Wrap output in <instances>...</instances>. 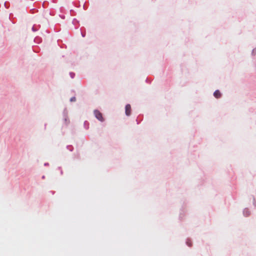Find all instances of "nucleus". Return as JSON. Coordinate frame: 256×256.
<instances>
[{"label": "nucleus", "instance_id": "8", "mask_svg": "<svg viewBox=\"0 0 256 256\" xmlns=\"http://www.w3.org/2000/svg\"><path fill=\"white\" fill-rule=\"evenodd\" d=\"M186 244L190 247L192 246V243L191 242V240L190 238H188L186 242Z\"/></svg>", "mask_w": 256, "mask_h": 256}, {"label": "nucleus", "instance_id": "20", "mask_svg": "<svg viewBox=\"0 0 256 256\" xmlns=\"http://www.w3.org/2000/svg\"><path fill=\"white\" fill-rule=\"evenodd\" d=\"M58 170H62V168L61 167H58Z\"/></svg>", "mask_w": 256, "mask_h": 256}, {"label": "nucleus", "instance_id": "2", "mask_svg": "<svg viewBox=\"0 0 256 256\" xmlns=\"http://www.w3.org/2000/svg\"><path fill=\"white\" fill-rule=\"evenodd\" d=\"M125 113L127 116H130L131 114V106L130 104H127L125 108Z\"/></svg>", "mask_w": 256, "mask_h": 256}, {"label": "nucleus", "instance_id": "11", "mask_svg": "<svg viewBox=\"0 0 256 256\" xmlns=\"http://www.w3.org/2000/svg\"><path fill=\"white\" fill-rule=\"evenodd\" d=\"M4 5L6 8H8L10 7V4L6 2H4Z\"/></svg>", "mask_w": 256, "mask_h": 256}, {"label": "nucleus", "instance_id": "19", "mask_svg": "<svg viewBox=\"0 0 256 256\" xmlns=\"http://www.w3.org/2000/svg\"><path fill=\"white\" fill-rule=\"evenodd\" d=\"M60 174H63V172H62V170H60Z\"/></svg>", "mask_w": 256, "mask_h": 256}, {"label": "nucleus", "instance_id": "7", "mask_svg": "<svg viewBox=\"0 0 256 256\" xmlns=\"http://www.w3.org/2000/svg\"><path fill=\"white\" fill-rule=\"evenodd\" d=\"M89 123L88 121H85L84 124V126L86 129L88 130V128Z\"/></svg>", "mask_w": 256, "mask_h": 256}, {"label": "nucleus", "instance_id": "21", "mask_svg": "<svg viewBox=\"0 0 256 256\" xmlns=\"http://www.w3.org/2000/svg\"><path fill=\"white\" fill-rule=\"evenodd\" d=\"M44 178H45V176H42V178L44 179Z\"/></svg>", "mask_w": 256, "mask_h": 256}, {"label": "nucleus", "instance_id": "1", "mask_svg": "<svg viewBox=\"0 0 256 256\" xmlns=\"http://www.w3.org/2000/svg\"><path fill=\"white\" fill-rule=\"evenodd\" d=\"M95 117L101 122H103L104 120V118L102 116V114L98 110H95L94 112Z\"/></svg>", "mask_w": 256, "mask_h": 256}, {"label": "nucleus", "instance_id": "15", "mask_svg": "<svg viewBox=\"0 0 256 256\" xmlns=\"http://www.w3.org/2000/svg\"><path fill=\"white\" fill-rule=\"evenodd\" d=\"M253 204L254 206L256 207V200H255L254 198V200H253Z\"/></svg>", "mask_w": 256, "mask_h": 256}, {"label": "nucleus", "instance_id": "22", "mask_svg": "<svg viewBox=\"0 0 256 256\" xmlns=\"http://www.w3.org/2000/svg\"><path fill=\"white\" fill-rule=\"evenodd\" d=\"M46 124H45L44 125V128H46Z\"/></svg>", "mask_w": 256, "mask_h": 256}, {"label": "nucleus", "instance_id": "4", "mask_svg": "<svg viewBox=\"0 0 256 256\" xmlns=\"http://www.w3.org/2000/svg\"><path fill=\"white\" fill-rule=\"evenodd\" d=\"M214 96L215 98H218L221 96V94L218 90H216L214 93Z\"/></svg>", "mask_w": 256, "mask_h": 256}, {"label": "nucleus", "instance_id": "6", "mask_svg": "<svg viewBox=\"0 0 256 256\" xmlns=\"http://www.w3.org/2000/svg\"><path fill=\"white\" fill-rule=\"evenodd\" d=\"M63 117H66L68 116V111L66 109V108H65L63 112H62Z\"/></svg>", "mask_w": 256, "mask_h": 256}, {"label": "nucleus", "instance_id": "5", "mask_svg": "<svg viewBox=\"0 0 256 256\" xmlns=\"http://www.w3.org/2000/svg\"><path fill=\"white\" fill-rule=\"evenodd\" d=\"M63 118H64V124L66 126L70 124V120L68 118V117L66 116V117H63Z\"/></svg>", "mask_w": 256, "mask_h": 256}, {"label": "nucleus", "instance_id": "10", "mask_svg": "<svg viewBox=\"0 0 256 256\" xmlns=\"http://www.w3.org/2000/svg\"><path fill=\"white\" fill-rule=\"evenodd\" d=\"M38 28H37L35 25H34L32 28V30L33 32H36L38 30Z\"/></svg>", "mask_w": 256, "mask_h": 256}, {"label": "nucleus", "instance_id": "3", "mask_svg": "<svg viewBox=\"0 0 256 256\" xmlns=\"http://www.w3.org/2000/svg\"><path fill=\"white\" fill-rule=\"evenodd\" d=\"M243 214L244 216H248L250 214V212L247 208H245L243 210Z\"/></svg>", "mask_w": 256, "mask_h": 256}, {"label": "nucleus", "instance_id": "23", "mask_svg": "<svg viewBox=\"0 0 256 256\" xmlns=\"http://www.w3.org/2000/svg\"><path fill=\"white\" fill-rule=\"evenodd\" d=\"M137 124H138V120H136Z\"/></svg>", "mask_w": 256, "mask_h": 256}, {"label": "nucleus", "instance_id": "13", "mask_svg": "<svg viewBox=\"0 0 256 256\" xmlns=\"http://www.w3.org/2000/svg\"><path fill=\"white\" fill-rule=\"evenodd\" d=\"M70 76L72 78H73L75 76V74L74 72H70Z\"/></svg>", "mask_w": 256, "mask_h": 256}, {"label": "nucleus", "instance_id": "14", "mask_svg": "<svg viewBox=\"0 0 256 256\" xmlns=\"http://www.w3.org/2000/svg\"><path fill=\"white\" fill-rule=\"evenodd\" d=\"M252 55L256 54V48L252 50Z\"/></svg>", "mask_w": 256, "mask_h": 256}, {"label": "nucleus", "instance_id": "17", "mask_svg": "<svg viewBox=\"0 0 256 256\" xmlns=\"http://www.w3.org/2000/svg\"><path fill=\"white\" fill-rule=\"evenodd\" d=\"M82 37H84L86 36V33L82 32Z\"/></svg>", "mask_w": 256, "mask_h": 256}, {"label": "nucleus", "instance_id": "18", "mask_svg": "<svg viewBox=\"0 0 256 256\" xmlns=\"http://www.w3.org/2000/svg\"><path fill=\"white\" fill-rule=\"evenodd\" d=\"M48 164H48V162H46V163H45V164H44V165L45 166H48Z\"/></svg>", "mask_w": 256, "mask_h": 256}, {"label": "nucleus", "instance_id": "9", "mask_svg": "<svg viewBox=\"0 0 256 256\" xmlns=\"http://www.w3.org/2000/svg\"><path fill=\"white\" fill-rule=\"evenodd\" d=\"M66 148L70 152H72L74 150V148L72 145H68L66 146Z\"/></svg>", "mask_w": 256, "mask_h": 256}, {"label": "nucleus", "instance_id": "12", "mask_svg": "<svg viewBox=\"0 0 256 256\" xmlns=\"http://www.w3.org/2000/svg\"><path fill=\"white\" fill-rule=\"evenodd\" d=\"M76 101V98L75 96H73V97L71 98L70 99V102H74Z\"/></svg>", "mask_w": 256, "mask_h": 256}, {"label": "nucleus", "instance_id": "16", "mask_svg": "<svg viewBox=\"0 0 256 256\" xmlns=\"http://www.w3.org/2000/svg\"><path fill=\"white\" fill-rule=\"evenodd\" d=\"M40 40V38H34V42H37V41H38V40Z\"/></svg>", "mask_w": 256, "mask_h": 256}]
</instances>
